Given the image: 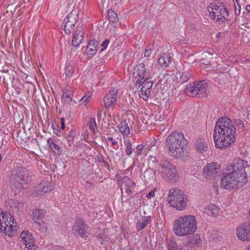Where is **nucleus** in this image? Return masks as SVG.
I'll return each instance as SVG.
<instances>
[{
	"label": "nucleus",
	"instance_id": "052dcab7",
	"mask_svg": "<svg viewBox=\"0 0 250 250\" xmlns=\"http://www.w3.org/2000/svg\"><path fill=\"white\" fill-rule=\"evenodd\" d=\"M53 250H64V249L61 247L56 246L53 248Z\"/></svg>",
	"mask_w": 250,
	"mask_h": 250
},
{
	"label": "nucleus",
	"instance_id": "ddd939ff",
	"mask_svg": "<svg viewBox=\"0 0 250 250\" xmlns=\"http://www.w3.org/2000/svg\"><path fill=\"white\" fill-rule=\"evenodd\" d=\"M220 165L216 162L208 164L203 170L204 175L206 179H212L219 174Z\"/></svg>",
	"mask_w": 250,
	"mask_h": 250
},
{
	"label": "nucleus",
	"instance_id": "39448f33",
	"mask_svg": "<svg viewBox=\"0 0 250 250\" xmlns=\"http://www.w3.org/2000/svg\"><path fill=\"white\" fill-rule=\"evenodd\" d=\"M176 167L167 160H161L155 167L156 176L165 179L166 181L175 182L178 179Z\"/></svg>",
	"mask_w": 250,
	"mask_h": 250
},
{
	"label": "nucleus",
	"instance_id": "2eb2a0df",
	"mask_svg": "<svg viewBox=\"0 0 250 250\" xmlns=\"http://www.w3.org/2000/svg\"><path fill=\"white\" fill-rule=\"evenodd\" d=\"M238 238L242 241H250V224H241L237 229Z\"/></svg>",
	"mask_w": 250,
	"mask_h": 250
},
{
	"label": "nucleus",
	"instance_id": "423d86ee",
	"mask_svg": "<svg viewBox=\"0 0 250 250\" xmlns=\"http://www.w3.org/2000/svg\"><path fill=\"white\" fill-rule=\"evenodd\" d=\"M12 185L19 189L27 188L30 181L28 171L22 167H14L11 171L10 178Z\"/></svg>",
	"mask_w": 250,
	"mask_h": 250
},
{
	"label": "nucleus",
	"instance_id": "4468645a",
	"mask_svg": "<svg viewBox=\"0 0 250 250\" xmlns=\"http://www.w3.org/2000/svg\"><path fill=\"white\" fill-rule=\"evenodd\" d=\"M118 90L112 89L103 99L104 106L107 109L112 108L116 103Z\"/></svg>",
	"mask_w": 250,
	"mask_h": 250
},
{
	"label": "nucleus",
	"instance_id": "69168bd1",
	"mask_svg": "<svg viewBox=\"0 0 250 250\" xmlns=\"http://www.w3.org/2000/svg\"><path fill=\"white\" fill-rule=\"evenodd\" d=\"M245 250H250V245H249L247 247H246L245 248Z\"/></svg>",
	"mask_w": 250,
	"mask_h": 250
},
{
	"label": "nucleus",
	"instance_id": "473e14b6",
	"mask_svg": "<svg viewBox=\"0 0 250 250\" xmlns=\"http://www.w3.org/2000/svg\"><path fill=\"white\" fill-rule=\"evenodd\" d=\"M48 144L52 151L57 155L61 154V150L59 146L56 145L51 139H49L47 141Z\"/></svg>",
	"mask_w": 250,
	"mask_h": 250
},
{
	"label": "nucleus",
	"instance_id": "bf43d9fd",
	"mask_svg": "<svg viewBox=\"0 0 250 250\" xmlns=\"http://www.w3.org/2000/svg\"><path fill=\"white\" fill-rule=\"evenodd\" d=\"M10 216V220H9V222L10 223V222H11L12 223V224H14L16 222L15 220L14 219V217H12V216H11V215H9Z\"/></svg>",
	"mask_w": 250,
	"mask_h": 250
},
{
	"label": "nucleus",
	"instance_id": "6e6d98bb",
	"mask_svg": "<svg viewBox=\"0 0 250 250\" xmlns=\"http://www.w3.org/2000/svg\"><path fill=\"white\" fill-rule=\"evenodd\" d=\"M155 196V192L154 190H152L149 192V193L147 195L146 197L148 199H151L152 197H154Z\"/></svg>",
	"mask_w": 250,
	"mask_h": 250
},
{
	"label": "nucleus",
	"instance_id": "c9c22d12",
	"mask_svg": "<svg viewBox=\"0 0 250 250\" xmlns=\"http://www.w3.org/2000/svg\"><path fill=\"white\" fill-rule=\"evenodd\" d=\"M191 77V74L188 71H184L183 72L179 80V82L183 83L188 81Z\"/></svg>",
	"mask_w": 250,
	"mask_h": 250
},
{
	"label": "nucleus",
	"instance_id": "0e129e2a",
	"mask_svg": "<svg viewBox=\"0 0 250 250\" xmlns=\"http://www.w3.org/2000/svg\"><path fill=\"white\" fill-rule=\"evenodd\" d=\"M155 152H158L157 151V149H156V150H153L151 151V154L152 155H155Z\"/></svg>",
	"mask_w": 250,
	"mask_h": 250
},
{
	"label": "nucleus",
	"instance_id": "ea45409f",
	"mask_svg": "<svg viewBox=\"0 0 250 250\" xmlns=\"http://www.w3.org/2000/svg\"><path fill=\"white\" fill-rule=\"evenodd\" d=\"M146 91L143 89V88H142L140 92V96L142 98L145 100H147L150 95V90H146Z\"/></svg>",
	"mask_w": 250,
	"mask_h": 250
},
{
	"label": "nucleus",
	"instance_id": "c85d7f7f",
	"mask_svg": "<svg viewBox=\"0 0 250 250\" xmlns=\"http://www.w3.org/2000/svg\"><path fill=\"white\" fill-rule=\"evenodd\" d=\"M73 94V91L72 89H66L65 91L63 92L62 94V99L64 103L66 104L70 103L72 100V96Z\"/></svg>",
	"mask_w": 250,
	"mask_h": 250
},
{
	"label": "nucleus",
	"instance_id": "9d476101",
	"mask_svg": "<svg viewBox=\"0 0 250 250\" xmlns=\"http://www.w3.org/2000/svg\"><path fill=\"white\" fill-rule=\"evenodd\" d=\"M8 215L0 210V231L5 235L12 236L17 233V230L16 229V226H14L8 222Z\"/></svg>",
	"mask_w": 250,
	"mask_h": 250
},
{
	"label": "nucleus",
	"instance_id": "412c9836",
	"mask_svg": "<svg viewBox=\"0 0 250 250\" xmlns=\"http://www.w3.org/2000/svg\"><path fill=\"white\" fill-rule=\"evenodd\" d=\"M52 189L50 183L45 181L42 182L35 188L34 191L37 194L41 195L42 193L50 191Z\"/></svg>",
	"mask_w": 250,
	"mask_h": 250
},
{
	"label": "nucleus",
	"instance_id": "cd10ccee",
	"mask_svg": "<svg viewBox=\"0 0 250 250\" xmlns=\"http://www.w3.org/2000/svg\"><path fill=\"white\" fill-rule=\"evenodd\" d=\"M155 176H156L155 169L154 170L151 168H147L144 173L143 176L146 181H149L152 180Z\"/></svg>",
	"mask_w": 250,
	"mask_h": 250
},
{
	"label": "nucleus",
	"instance_id": "a878e982",
	"mask_svg": "<svg viewBox=\"0 0 250 250\" xmlns=\"http://www.w3.org/2000/svg\"><path fill=\"white\" fill-rule=\"evenodd\" d=\"M97 239L101 245H106L109 242V236L107 230L104 229L101 233L98 234Z\"/></svg>",
	"mask_w": 250,
	"mask_h": 250
},
{
	"label": "nucleus",
	"instance_id": "5fc2aeb1",
	"mask_svg": "<svg viewBox=\"0 0 250 250\" xmlns=\"http://www.w3.org/2000/svg\"><path fill=\"white\" fill-rule=\"evenodd\" d=\"M97 159H98V161L99 163H104V164H105V165H107V166H108V164L106 162L104 161V158L101 157V156H97Z\"/></svg>",
	"mask_w": 250,
	"mask_h": 250
},
{
	"label": "nucleus",
	"instance_id": "8fccbe9b",
	"mask_svg": "<svg viewBox=\"0 0 250 250\" xmlns=\"http://www.w3.org/2000/svg\"><path fill=\"white\" fill-rule=\"evenodd\" d=\"M236 124L238 126V127L240 128L243 129L245 126H244V122L243 121L240 120V119H237L235 121Z\"/></svg>",
	"mask_w": 250,
	"mask_h": 250
},
{
	"label": "nucleus",
	"instance_id": "7c9ffc66",
	"mask_svg": "<svg viewBox=\"0 0 250 250\" xmlns=\"http://www.w3.org/2000/svg\"><path fill=\"white\" fill-rule=\"evenodd\" d=\"M45 211L43 209H35L32 214V217L34 220H40L44 217Z\"/></svg>",
	"mask_w": 250,
	"mask_h": 250
},
{
	"label": "nucleus",
	"instance_id": "f8f14e48",
	"mask_svg": "<svg viewBox=\"0 0 250 250\" xmlns=\"http://www.w3.org/2000/svg\"><path fill=\"white\" fill-rule=\"evenodd\" d=\"M133 75L136 79V85H142L149 78L148 72L146 70L144 63H140L136 65L134 69Z\"/></svg>",
	"mask_w": 250,
	"mask_h": 250
},
{
	"label": "nucleus",
	"instance_id": "603ef678",
	"mask_svg": "<svg viewBox=\"0 0 250 250\" xmlns=\"http://www.w3.org/2000/svg\"><path fill=\"white\" fill-rule=\"evenodd\" d=\"M106 141L107 142H111V145L112 146H114L117 145V142L112 137H108L106 139Z\"/></svg>",
	"mask_w": 250,
	"mask_h": 250
},
{
	"label": "nucleus",
	"instance_id": "13d9d810",
	"mask_svg": "<svg viewBox=\"0 0 250 250\" xmlns=\"http://www.w3.org/2000/svg\"><path fill=\"white\" fill-rule=\"evenodd\" d=\"M31 143L34 144V145H36L37 146H39V144H38V141L35 139H33L31 141Z\"/></svg>",
	"mask_w": 250,
	"mask_h": 250
},
{
	"label": "nucleus",
	"instance_id": "f3484780",
	"mask_svg": "<svg viewBox=\"0 0 250 250\" xmlns=\"http://www.w3.org/2000/svg\"><path fill=\"white\" fill-rule=\"evenodd\" d=\"M135 186V183L128 177H125L123 179V183L121 186V190L122 194L123 190L125 191L127 195L132 192V190Z\"/></svg>",
	"mask_w": 250,
	"mask_h": 250
},
{
	"label": "nucleus",
	"instance_id": "5701e85b",
	"mask_svg": "<svg viewBox=\"0 0 250 250\" xmlns=\"http://www.w3.org/2000/svg\"><path fill=\"white\" fill-rule=\"evenodd\" d=\"M171 57L169 53L162 54L158 60V64L162 67H167L171 62Z\"/></svg>",
	"mask_w": 250,
	"mask_h": 250
},
{
	"label": "nucleus",
	"instance_id": "864d4df0",
	"mask_svg": "<svg viewBox=\"0 0 250 250\" xmlns=\"http://www.w3.org/2000/svg\"><path fill=\"white\" fill-rule=\"evenodd\" d=\"M234 10L235 14L237 15H239L241 13V6L236 5V3H234Z\"/></svg>",
	"mask_w": 250,
	"mask_h": 250
},
{
	"label": "nucleus",
	"instance_id": "e2e57ef3",
	"mask_svg": "<svg viewBox=\"0 0 250 250\" xmlns=\"http://www.w3.org/2000/svg\"><path fill=\"white\" fill-rule=\"evenodd\" d=\"M246 10L248 13L250 15V5H248L246 6Z\"/></svg>",
	"mask_w": 250,
	"mask_h": 250
},
{
	"label": "nucleus",
	"instance_id": "49530a36",
	"mask_svg": "<svg viewBox=\"0 0 250 250\" xmlns=\"http://www.w3.org/2000/svg\"><path fill=\"white\" fill-rule=\"evenodd\" d=\"M8 204L10 206L11 208H19V205H20V203L18 201H14L13 200H10Z\"/></svg>",
	"mask_w": 250,
	"mask_h": 250
},
{
	"label": "nucleus",
	"instance_id": "7ed1b4c3",
	"mask_svg": "<svg viewBox=\"0 0 250 250\" xmlns=\"http://www.w3.org/2000/svg\"><path fill=\"white\" fill-rule=\"evenodd\" d=\"M188 141L183 133L174 131L166 140V146L171 155L176 158L183 159L187 157Z\"/></svg>",
	"mask_w": 250,
	"mask_h": 250
},
{
	"label": "nucleus",
	"instance_id": "a211bd4d",
	"mask_svg": "<svg viewBox=\"0 0 250 250\" xmlns=\"http://www.w3.org/2000/svg\"><path fill=\"white\" fill-rule=\"evenodd\" d=\"M20 237L26 248L30 250L34 248V239L30 233L23 231L21 233Z\"/></svg>",
	"mask_w": 250,
	"mask_h": 250
},
{
	"label": "nucleus",
	"instance_id": "c03bdc74",
	"mask_svg": "<svg viewBox=\"0 0 250 250\" xmlns=\"http://www.w3.org/2000/svg\"><path fill=\"white\" fill-rule=\"evenodd\" d=\"M33 225L34 227L37 229L41 230L43 228L44 225V222L43 221H40V220H39V221L35 220L34 222Z\"/></svg>",
	"mask_w": 250,
	"mask_h": 250
},
{
	"label": "nucleus",
	"instance_id": "72a5a7b5",
	"mask_svg": "<svg viewBox=\"0 0 250 250\" xmlns=\"http://www.w3.org/2000/svg\"><path fill=\"white\" fill-rule=\"evenodd\" d=\"M125 153L126 155L130 156L132 153V143L130 139L125 140Z\"/></svg>",
	"mask_w": 250,
	"mask_h": 250
},
{
	"label": "nucleus",
	"instance_id": "c756f323",
	"mask_svg": "<svg viewBox=\"0 0 250 250\" xmlns=\"http://www.w3.org/2000/svg\"><path fill=\"white\" fill-rule=\"evenodd\" d=\"M153 150H156V148L155 147H151L149 148L147 153L146 154V156H148V159L149 163H154L155 162L157 161V156L159 154L158 152H155V155H152L151 151Z\"/></svg>",
	"mask_w": 250,
	"mask_h": 250
},
{
	"label": "nucleus",
	"instance_id": "f704fd0d",
	"mask_svg": "<svg viewBox=\"0 0 250 250\" xmlns=\"http://www.w3.org/2000/svg\"><path fill=\"white\" fill-rule=\"evenodd\" d=\"M107 15L110 21L114 22L117 21V14L112 10L109 9L107 12Z\"/></svg>",
	"mask_w": 250,
	"mask_h": 250
},
{
	"label": "nucleus",
	"instance_id": "aec40b11",
	"mask_svg": "<svg viewBox=\"0 0 250 250\" xmlns=\"http://www.w3.org/2000/svg\"><path fill=\"white\" fill-rule=\"evenodd\" d=\"M184 245V243L182 240H176L174 237H171L168 241L167 249L168 250H182Z\"/></svg>",
	"mask_w": 250,
	"mask_h": 250
},
{
	"label": "nucleus",
	"instance_id": "1a4fd4ad",
	"mask_svg": "<svg viewBox=\"0 0 250 250\" xmlns=\"http://www.w3.org/2000/svg\"><path fill=\"white\" fill-rule=\"evenodd\" d=\"M208 11L209 16L216 21H228L229 13L223 6L210 3L208 7Z\"/></svg>",
	"mask_w": 250,
	"mask_h": 250
},
{
	"label": "nucleus",
	"instance_id": "338daca9",
	"mask_svg": "<svg viewBox=\"0 0 250 250\" xmlns=\"http://www.w3.org/2000/svg\"><path fill=\"white\" fill-rule=\"evenodd\" d=\"M236 3V5H240L239 2V1H234V3Z\"/></svg>",
	"mask_w": 250,
	"mask_h": 250
},
{
	"label": "nucleus",
	"instance_id": "2f4dec72",
	"mask_svg": "<svg viewBox=\"0 0 250 250\" xmlns=\"http://www.w3.org/2000/svg\"><path fill=\"white\" fill-rule=\"evenodd\" d=\"M148 149L147 146L141 144L137 146L136 150L134 152L137 155L139 156L144 154H146Z\"/></svg>",
	"mask_w": 250,
	"mask_h": 250
},
{
	"label": "nucleus",
	"instance_id": "4d7b16f0",
	"mask_svg": "<svg viewBox=\"0 0 250 250\" xmlns=\"http://www.w3.org/2000/svg\"><path fill=\"white\" fill-rule=\"evenodd\" d=\"M61 120V128L62 129H64L65 128L64 119L63 118H62Z\"/></svg>",
	"mask_w": 250,
	"mask_h": 250
},
{
	"label": "nucleus",
	"instance_id": "f03ea898",
	"mask_svg": "<svg viewBox=\"0 0 250 250\" xmlns=\"http://www.w3.org/2000/svg\"><path fill=\"white\" fill-rule=\"evenodd\" d=\"M236 128L227 117L218 119L214 129L213 138L215 146L220 149L227 147L236 140Z\"/></svg>",
	"mask_w": 250,
	"mask_h": 250
},
{
	"label": "nucleus",
	"instance_id": "3c124183",
	"mask_svg": "<svg viewBox=\"0 0 250 250\" xmlns=\"http://www.w3.org/2000/svg\"><path fill=\"white\" fill-rule=\"evenodd\" d=\"M109 43V41L108 39H105L101 44V46L103 47L102 49H101L100 52L103 51L105 49H106Z\"/></svg>",
	"mask_w": 250,
	"mask_h": 250
},
{
	"label": "nucleus",
	"instance_id": "b1692460",
	"mask_svg": "<svg viewBox=\"0 0 250 250\" xmlns=\"http://www.w3.org/2000/svg\"><path fill=\"white\" fill-rule=\"evenodd\" d=\"M98 42L95 41H91L89 42L86 48V53L91 56H93L97 51V45Z\"/></svg>",
	"mask_w": 250,
	"mask_h": 250
},
{
	"label": "nucleus",
	"instance_id": "680f3d73",
	"mask_svg": "<svg viewBox=\"0 0 250 250\" xmlns=\"http://www.w3.org/2000/svg\"><path fill=\"white\" fill-rule=\"evenodd\" d=\"M97 116L98 117V120H100L101 118L102 117V112L98 111V112L97 113Z\"/></svg>",
	"mask_w": 250,
	"mask_h": 250
},
{
	"label": "nucleus",
	"instance_id": "6e6552de",
	"mask_svg": "<svg viewBox=\"0 0 250 250\" xmlns=\"http://www.w3.org/2000/svg\"><path fill=\"white\" fill-rule=\"evenodd\" d=\"M187 95L191 97H204L207 95L208 90L206 82L204 81L195 83L193 85H187L184 89Z\"/></svg>",
	"mask_w": 250,
	"mask_h": 250
},
{
	"label": "nucleus",
	"instance_id": "09e8293b",
	"mask_svg": "<svg viewBox=\"0 0 250 250\" xmlns=\"http://www.w3.org/2000/svg\"><path fill=\"white\" fill-rule=\"evenodd\" d=\"M90 100V96H83L81 99L80 102H82V104H83L85 105Z\"/></svg>",
	"mask_w": 250,
	"mask_h": 250
},
{
	"label": "nucleus",
	"instance_id": "4c0bfd02",
	"mask_svg": "<svg viewBox=\"0 0 250 250\" xmlns=\"http://www.w3.org/2000/svg\"><path fill=\"white\" fill-rule=\"evenodd\" d=\"M120 130L124 135L129 134L130 130L129 126L125 122L122 123V125L120 128Z\"/></svg>",
	"mask_w": 250,
	"mask_h": 250
},
{
	"label": "nucleus",
	"instance_id": "4be33fe9",
	"mask_svg": "<svg viewBox=\"0 0 250 250\" xmlns=\"http://www.w3.org/2000/svg\"><path fill=\"white\" fill-rule=\"evenodd\" d=\"M195 150L199 153L203 154L207 151L208 145L207 142L202 138L197 139L194 142Z\"/></svg>",
	"mask_w": 250,
	"mask_h": 250
},
{
	"label": "nucleus",
	"instance_id": "a18cd8bd",
	"mask_svg": "<svg viewBox=\"0 0 250 250\" xmlns=\"http://www.w3.org/2000/svg\"><path fill=\"white\" fill-rule=\"evenodd\" d=\"M144 85L142 86V88H143V89L146 91V90H150L151 88L152 85L153 84V83L152 81H147L146 82L144 83Z\"/></svg>",
	"mask_w": 250,
	"mask_h": 250
},
{
	"label": "nucleus",
	"instance_id": "f257e3e1",
	"mask_svg": "<svg viewBox=\"0 0 250 250\" xmlns=\"http://www.w3.org/2000/svg\"><path fill=\"white\" fill-rule=\"evenodd\" d=\"M248 167L247 161L239 158H235L233 163L227 167L228 173L222 178L221 187L230 190L246 183V168Z\"/></svg>",
	"mask_w": 250,
	"mask_h": 250
},
{
	"label": "nucleus",
	"instance_id": "393cba45",
	"mask_svg": "<svg viewBox=\"0 0 250 250\" xmlns=\"http://www.w3.org/2000/svg\"><path fill=\"white\" fill-rule=\"evenodd\" d=\"M150 222V216H143L137 222L136 228L138 231L143 229Z\"/></svg>",
	"mask_w": 250,
	"mask_h": 250
},
{
	"label": "nucleus",
	"instance_id": "0eeeda50",
	"mask_svg": "<svg viewBox=\"0 0 250 250\" xmlns=\"http://www.w3.org/2000/svg\"><path fill=\"white\" fill-rule=\"evenodd\" d=\"M188 201L187 196L182 190L176 188L169 190L167 202L171 207L182 210L186 208Z\"/></svg>",
	"mask_w": 250,
	"mask_h": 250
},
{
	"label": "nucleus",
	"instance_id": "bb28decb",
	"mask_svg": "<svg viewBox=\"0 0 250 250\" xmlns=\"http://www.w3.org/2000/svg\"><path fill=\"white\" fill-rule=\"evenodd\" d=\"M220 208L214 204L208 205L207 208L206 209V212L210 216H217L219 212Z\"/></svg>",
	"mask_w": 250,
	"mask_h": 250
},
{
	"label": "nucleus",
	"instance_id": "e433bc0d",
	"mask_svg": "<svg viewBox=\"0 0 250 250\" xmlns=\"http://www.w3.org/2000/svg\"><path fill=\"white\" fill-rule=\"evenodd\" d=\"M87 125L88 126L90 130L95 132V131L97 128V124L95 119L90 118L87 122Z\"/></svg>",
	"mask_w": 250,
	"mask_h": 250
},
{
	"label": "nucleus",
	"instance_id": "37998d69",
	"mask_svg": "<svg viewBox=\"0 0 250 250\" xmlns=\"http://www.w3.org/2000/svg\"><path fill=\"white\" fill-rule=\"evenodd\" d=\"M153 49V45H149L146 46L144 52L145 56L146 57H150L152 54Z\"/></svg>",
	"mask_w": 250,
	"mask_h": 250
},
{
	"label": "nucleus",
	"instance_id": "9b49d317",
	"mask_svg": "<svg viewBox=\"0 0 250 250\" xmlns=\"http://www.w3.org/2000/svg\"><path fill=\"white\" fill-rule=\"evenodd\" d=\"M79 19L78 12L77 9H73L63 20V30L67 34H70L73 28Z\"/></svg>",
	"mask_w": 250,
	"mask_h": 250
},
{
	"label": "nucleus",
	"instance_id": "79ce46f5",
	"mask_svg": "<svg viewBox=\"0 0 250 250\" xmlns=\"http://www.w3.org/2000/svg\"><path fill=\"white\" fill-rule=\"evenodd\" d=\"M83 40V37H80V36H78V37H73L72 41V44L75 47L78 46L80 43L82 42Z\"/></svg>",
	"mask_w": 250,
	"mask_h": 250
},
{
	"label": "nucleus",
	"instance_id": "58836bf2",
	"mask_svg": "<svg viewBox=\"0 0 250 250\" xmlns=\"http://www.w3.org/2000/svg\"><path fill=\"white\" fill-rule=\"evenodd\" d=\"M229 76V74L227 73H220L217 76L215 77V79L220 83H222L227 79V78Z\"/></svg>",
	"mask_w": 250,
	"mask_h": 250
},
{
	"label": "nucleus",
	"instance_id": "774afa93",
	"mask_svg": "<svg viewBox=\"0 0 250 250\" xmlns=\"http://www.w3.org/2000/svg\"><path fill=\"white\" fill-rule=\"evenodd\" d=\"M190 241H191V243H193L195 241H194V239H193V240L191 239Z\"/></svg>",
	"mask_w": 250,
	"mask_h": 250
},
{
	"label": "nucleus",
	"instance_id": "a19ab883",
	"mask_svg": "<svg viewBox=\"0 0 250 250\" xmlns=\"http://www.w3.org/2000/svg\"><path fill=\"white\" fill-rule=\"evenodd\" d=\"M74 72L73 66L69 64H67L65 67V75L66 77H70Z\"/></svg>",
	"mask_w": 250,
	"mask_h": 250
},
{
	"label": "nucleus",
	"instance_id": "dca6fc26",
	"mask_svg": "<svg viewBox=\"0 0 250 250\" xmlns=\"http://www.w3.org/2000/svg\"><path fill=\"white\" fill-rule=\"evenodd\" d=\"M74 233L79 234L83 238H86L87 227L82 220H77L74 227Z\"/></svg>",
	"mask_w": 250,
	"mask_h": 250
},
{
	"label": "nucleus",
	"instance_id": "20e7f679",
	"mask_svg": "<svg viewBox=\"0 0 250 250\" xmlns=\"http://www.w3.org/2000/svg\"><path fill=\"white\" fill-rule=\"evenodd\" d=\"M197 230V222L194 216L191 215L179 217L174 221L173 230L179 236L191 234Z\"/></svg>",
	"mask_w": 250,
	"mask_h": 250
},
{
	"label": "nucleus",
	"instance_id": "6ab92c4d",
	"mask_svg": "<svg viewBox=\"0 0 250 250\" xmlns=\"http://www.w3.org/2000/svg\"><path fill=\"white\" fill-rule=\"evenodd\" d=\"M212 54H210L208 52L204 53L203 56L205 58H202L200 60V63L209 66V68H215L217 63L216 58L212 57Z\"/></svg>",
	"mask_w": 250,
	"mask_h": 250
},
{
	"label": "nucleus",
	"instance_id": "de8ad7c7",
	"mask_svg": "<svg viewBox=\"0 0 250 250\" xmlns=\"http://www.w3.org/2000/svg\"><path fill=\"white\" fill-rule=\"evenodd\" d=\"M80 36V37H83V33L82 31V27H79L78 28L77 30L75 32L73 37H78V36Z\"/></svg>",
	"mask_w": 250,
	"mask_h": 250
}]
</instances>
